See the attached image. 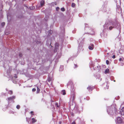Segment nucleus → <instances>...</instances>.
<instances>
[{
    "mask_svg": "<svg viewBox=\"0 0 124 124\" xmlns=\"http://www.w3.org/2000/svg\"><path fill=\"white\" fill-rule=\"evenodd\" d=\"M59 123H60V124L61 123V122H60Z\"/></svg>",
    "mask_w": 124,
    "mask_h": 124,
    "instance_id": "obj_47",
    "label": "nucleus"
},
{
    "mask_svg": "<svg viewBox=\"0 0 124 124\" xmlns=\"http://www.w3.org/2000/svg\"><path fill=\"white\" fill-rule=\"evenodd\" d=\"M13 82L14 83H17V82L16 81H13Z\"/></svg>",
    "mask_w": 124,
    "mask_h": 124,
    "instance_id": "obj_35",
    "label": "nucleus"
},
{
    "mask_svg": "<svg viewBox=\"0 0 124 124\" xmlns=\"http://www.w3.org/2000/svg\"><path fill=\"white\" fill-rule=\"evenodd\" d=\"M71 124H75V123L74 122H73Z\"/></svg>",
    "mask_w": 124,
    "mask_h": 124,
    "instance_id": "obj_32",
    "label": "nucleus"
},
{
    "mask_svg": "<svg viewBox=\"0 0 124 124\" xmlns=\"http://www.w3.org/2000/svg\"><path fill=\"white\" fill-rule=\"evenodd\" d=\"M100 77H101V76H100V75H98L97 76V78L98 79H99L100 78Z\"/></svg>",
    "mask_w": 124,
    "mask_h": 124,
    "instance_id": "obj_25",
    "label": "nucleus"
},
{
    "mask_svg": "<svg viewBox=\"0 0 124 124\" xmlns=\"http://www.w3.org/2000/svg\"><path fill=\"white\" fill-rule=\"evenodd\" d=\"M59 7H57L56 8V10L57 11H58L59 9Z\"/></svg>",
    "mask_w": 124,
    "mask_h": 124,
    "instance_id": "obj_29",
    "label": "nucleus"
},
{
    "mask_svg": "<svg viewBox=\"0 0 124 124\" xmlns=\"http://www.w3.org/2000/svg\"><path fill=\"white\" fill-rule=\"evenodd\" d=\"M61 93L64 95H65L66 93L65 91L64 90H62L61 92Z\"/></svg>",
    "mask_w": 124,
    "mask_h": 124,
    "instance_id": "obj_14",
    "label": "nucleus"
},
{
    "mask_svg": "<svg viewBox=\"0 0 124 124\" xmlns=\"http://www.w3.org/2000/svg\"><path fill=\"white\" fill-rule=\"evenodd\" d=\"M14 77L16 78H17V77L16 75H15V76H14Z\"/></svg>",
    "mask_w": 124,
    "mask_h": 124,
    "instance_id": "obj_34",
    "label": "nucleus"
},
{
    "mask_svg": "<svg viewBox=\"0 0 124 124\" xmlns=\"http://www.w3.org/2000/svg\"><path fill=\"white\" fill-rule=\"evenodd\" d=\"M37 93H39V92L40 91V90L39 89V88L38 86L37 87Z\"/></svg>",
    "mask_w": 124,
    "mask_h": 124,
    "instance_id": "obj_17",
    "label": "nucleus"
},
{
    "mask_svg": "<svg viewBox=\"0 0 124 124\" xmlns=\"http://www.w3.org/2000/svg\"><path fill=\"white\" fill-rule=\"evenodd\" d=\"M51 43L50 41L49 42V41L48 40H47V41L46 42V44L48 46L49 45H50V47H52V46L51 45Z\"/></svg>",
    "mask_w": 124,
    "mask_h": 124,
    "instance_id": "obj_9",
    "label": "nucleus"
},
{
    "mask_svg": "<svg viewBox=\"0 0 124 124\" xmlns=\"http://www.w3.org/2000/svg\"><path fill=\"white\" fill-rule=\"evenodd\" d=\"M30 8L31 10L34 9L35 8V7L34 6L31 7H30Z\"/></svg>",
    "mask_w": 124,
    "mask_h": 124,
    "instance_id": "obj_24",
    "label": "nucleus"
},
{
    "mask_svg": "<svg viewBox=\"0 0 124 124\" xmlns=\"http://www.w3.org/2000/svg\"><path fill=\"white\" fill-rule=\"evenodd\" d=\"M103 26L105 29L111 30L114 28H119L120 25L116 23L112 22L109 23L108 24L105 23Z\"/></svg>",
    "mask_w": 124,
    "mask_h": 124,
    "instance_id": "obj_1",
    "label": "nucleus"
},
{
    "mask_svg": "<svg viewBox=\"0 0 124 124\" xmlns=\"http://www.w3.org/2000/svg\"><path fill=\"white\" fill-rule=\"evenodd\" d=\"M107 54H108V53H107Z\"/></svg>",
    "mask_w": 124,
    "mask_h": 124,
    "instance_id": "obj_46",
    "label": "nucleus"
},
{
    "mask_svg": "<svg viewBox=\"0 0 124 124\" xmlns=\"http://www.w3.org/2000/svg\"><path fill=\"white\" fill-rule=\"evenodd\" d=\"M94 46L93 44H90L89 46V49L90 50H92L94 48Z\"/></svg>",
    "mask_w": 124,
    "mask_h": 124,
    "instance_id": "obj_6",
    "label": "nucleus"
},
{
    "mask_svg": "<svg viewBox=\"0 0 124 124\" xmlns=\"http://www.w3.org/2000/svg\"><path fill=\"white\" fill-rule=\"evenodd\" d=\"M114 82H115V80H114Z\"/></svg>",
    "mask_w": 124,
    "mask_h": 124,
    "instance_id": "obj_42",
    "label": "nucleus"
},
{
    "mask_svg": "<svg viewBox=\"0 0 124 124\" xmlns=\"http://www.w3.org/2000/svg\"><path fill=\"white\" fill-rule=\"evenodd\" d=\"M27 118H26V120H27V122H29V121H28V120H27Z\"/></svg>",
    "mask_w": 124,
    "mask_h": 124,
    "instance_id": "obj_39",
    "label": "nucleus"
},
{
    "mask_svg": "<svg viewBox=\"0 0 124 124\" xmlns=\"http://www.w3.org/2000/svg\"><path fill=\"white\" fill-rule=\"evenodd\" d=\"M75 6V4L74 3H72L71 4V6L72 7H74Z\"/></svg>",
    "mask_w": 124,
    "mask_h": 124,
    "instance_id": "obj_20",
    "label": "nucleus"
},
{
    "mask_svg": "<svg viewBox=\"0 0 124 124\" xmlns=\"http://www.w3.org/2000/svg\"><path fill=\"white\" fill-rule=\"evenodd\" d=\"M8 93L10 94H12L13 93V92L12 91H9L8 92Z\"/></svg>",
    "mask_w": 124,
    "mask_h": 124,
    "instance_id": "obj_18",
    "label": "nucleus"
},
{
    "mask_svg": "<svg viewBox=\"0 0 124 124\" xmlns=\"http://www.w3.org/2000/svg\"><path fill=\"white\" fill-rule=\"evenodd\" d=\"M112 57L114 59L115 58V56L114 55Z\"/></svg>",
    "mask_w": 124,
    "mask_h": 124,
    "instance_id": "obj_31",
    "label": "nucleus"
},
{
    "mask_svg": "<svg viewBox=\"0 0 124 124\" xmlns=\"http://www.w3.org/2000/svg\"><path fill=\"white\" fill-rule=\"evenodd\" d=\"M74 65H75V68H76V67H77V65H76L75 64Z\"/></svg>",
    "mask_w": 124,
    "mask_h": 124,
    "instance_id": "obj_37",
    "label": "nucleus"
},
{
    "mask_svg": "<svg viewBox=\"0 0 124 124\" xmlns=\"http://www.w3.org/2000/svg\"><path fill=\"white\" fill-rule=\"evenodd\" d=\"M32 123H34L36 122V120L34 119V118H33L32 119Z\"/></svg>",
    "mask_w": 124,
    "mask_h": 124,
    "instance_id": "obj_16",
    "label": "nucleus"
},
{
    "mask_svg": "<svg viewBox=\"0 0 124 124\" xmlns=\"http://www.w3.org/2000/svg\"><path fill=\"white\" fill-rule=\"evenodd\" d=\"M30 113L31 114H32L33 113V112L32 111H31Z\"/></svg>",
    "mask_w": 124,
    "mask_h": 124,
    "instance_id": "obj_38",
    "label": "nucleus"
},
{
    "mask_svg": "<svg viewBox=\"0 0 124 124\" xmlns=\"http://www.w3.org/2000/svg\"><path fill=\"white\" fill-rule=\"evenodd\" d=\"M87 89L89 90H92L93 89V87H91V86H89L87 88Z\"/></svg>",
    "mask_w": 124,
    "mask_h": 124,
    "instance_id": "obj_11",
    "label": "nucleus"
},
{
    "mask_svg": "<svg viewBox=\"0 0 124 124\" xmlns=\"http://www.w3.org/2000/svg\"><path fill=\"white\" fill-rule=\"evenodd\" d=\"M123 63H121V65L122 66L123 65Z\"/></svg>",
    "mask_w": 124,
    "mask_h": 124,
    "instance_id": "obj_36",
    "label": "nucleus"
},
{
    "mask_svg": "<svg viewBox=\"0 0 124 124\" xmlns=\"http://www.w3.org/2000/svg\"><path fill=\"white\" fill-rule=\"evenodd\" d=\"M81 42L79 43L78 47L79 49H80V50H81V49L82 47V46H81Z\"/></svg>",
    "mask_w": 124,
    "mask_h": 124,
    "instance_id": "obj_13",
    "label": "nucleus"
},
{
    "mask_svg": "<svg viewBox=\"0 0 124 124\" xmlns=\"http://www.w3.org/2000/svg\"><path fill=\"white\" fill-rule=\"evenodd\" d=\"M55 106L56 107H57L58 108L59 107V106L58 105V103L57 102L55 103Z\"/></svg>",
    "mask_w": 124,
    "mask_h": 124,
    "instance_id": "obj_19",
    "label": "nucleus"
},
{
    "mask_svg": "<svg viewBox=\"0 0 124 124\" xmlns=\"http://www.w3.org/2000/svg\"><path fill=\"white\" fill-rule=\"evenodd\" d=\"M51 32H52V31H51V30H50V31H49V32L50 33H51Z\"/></svg>",
    "mask_w": 124,
    "mask_h": 124,
    "instance_id": "obj_33",
    "label": "nucleus"
},
{
    "mask_svg": "<svg viewBox=\"0 0 124 124\" xmlns=\"http://www.w3.org/2000/svg\"><path fill=\"white\" fill-rule=\"evenodd\" d=\"M116 11L118 13L121 12V8L119 6L116 9Z\"/></svg>",
    "mask_w": 124,
    "mask_h": 124,
    "instance_id": "obj_8",
    "label": "nucleus"
},
{
    "mask_svg": "<svg viewBox=\"0 0 124 124\" xmlns=\"http://www.w3.org/2000/svg\"><path fill=\"white\" fill-rule=\"evenodd\" d=\"M16 96H13L12 97H8V102L11 100H12L15 98Z\"/></svg>",
    "mask_w": 124,
    "mask_h": 124,
    "instance_id": "obj_5",
    "label": "nucleus"
},
{
    "mask_svg": "<svg viewBox=\"0 0 124 124\" xmlns=\"http://www.w3.org/2000/svg\"><path fill=\"white\" fill-rule=\"evenodd\" d=\"M101 79H100V81H101Z\"/></svg>",
    "mask_w": 124,
    "mask_h": 124,
    "instance_id": "obj_44",
    "label": "nucleus"
},
{
    "mask_svg": "<svg viewBox=\"0 0 124 124\" xmlns=\"http://www.w3.org/2000/svg\"><path fill=\"white\" fill-rule=\"evenodd\" d=\"M120 112L122 115H124V107L121 109Z\"/></svg>",
    "mask_w": 124,
    "mask_h": 124,
    "instance_id": "obj_7",
    "label": "nucleus"
},
{
    "mask_svg": "<svg viewBox=\"0 0 124 124\" xmlns=\"http://www.w3.org/2000/svg\"><path fill=\"white\" fill-rule=\"evenodd\" d=\"M93 34V33H91V34Z\"/></svg>",
    "mask_w": 124,
    "mask_h": 124,
    "instance_id": "obj_45",
    "label": "nucleus"
},
{
    "mask_svg": "<svg viewBox=\"0 0 124 124\" xmlns=\"http://www.w3.org/2000/svg\"><path fill=\"white\" fill-rule=\"evenodd\" d=\"M48 81V82H50L51 81V79L50 78H49Z\"/></svg>",
    "mask_w": 124,
    "mask_h": 124,
    "instance_id": "obj_28",
    "label": "nucleus"
},
{
    "mask_svg": "<svg viewBox=\"0 0 124 124\" xmlns=\"http://www.w3.org/2000/svg\"><path fill=\"white\" fill-rule=\"evenodd\" d=\"M20 108V106L19 105H17V106H16V108L17 109H19Z\"/></svg>",
    "mask_w": 124,
    "mask_h": 124,
    "instance_id": "obj_23",
    "label": "nucleus"
},
{
    "mask_svg": "<svg viewBox=\"0 0 124 124\" xmlns=\"http://www.w3.org/2000/svg\"><path fill=\"white\" fill-rule=\"evenodd\" d=\"M5 23L4 22H3L1 23V25L2 26H3L5 25Z\"/></svg>",
    "mask_w": 124,
    "mask_h": 124,
    "instance_id": "obj_26",
    "label": "nucleus"
},
{
    "mask_svg": "<svg viewBox=\"0 0 124 124\" xmlns=\"http://www.w3.org/2000/svg\"><path fill=\"white\" fill-rule=\"evenodd\" d=\"M61 10L62 11H65V9L64 8H61Z\"/></svg>",
    "mask_w": 124,
    "mask_h": 124,
    "instance_id": "obj_22",
    "label": "nucleus"
},
{
    "mask_svg": "<svg viewBox=\"0 0 124 124\" xmlns=\"http://www.w3.org/2000/svg\"><path fill=\"white\" fill-rule=\"evenodd\" d=\"M124 59V58L123 57L120 58L119 59L120 61H123V60Z\"/></svg>",
    "mask_w": 124,
    "mask_h": 124,
    "instance_id": "obj_21",
    "label": "nucleus"
},
{
    "mask_svg": "<svg viewBox=\"0 0 124 124\" xmlns=\"http://www.w3.org/2000/svg\"><path fill=\"white\" fill-rule=\"evenodd\" d=\"M83 40H82L81 41V42H83Z\"/></svg>",
    "mask_w": 124,
    "mask_h": 124,
    "instance_id": "obj_40",
    "label": "nucleus"
},
{
    "mask_svg": "<svg viewBox=\"0 0 124 124\" xmlns=\"http://www.w3.org/2000/svg\"><path fill=\"white\" fill-rule=\"evenodd\" d=\"M93 67H94V66H93Z\"/></svg>",
    "mask_w": 124,
    "mask_h": 124,
    "instance_id": "obj_48",
    "label": "nucleus"
},
{
    "mask_svg": "<svg viewBox=\"0 0 124 124\" xmlns=\"http://www.w3.org/2000/svg\"><path fill=\"white\" fill-rule=\"evenodd\" d=\"M44 2L43 0L42 1L40 2V5L41 7L44 5Z\"/></svg>",
    "mask_w": 124,
    "mask_h": 124,
    "instance_id": "obj_12",
    "label": "nucleus"
},
{
    "mask_svg": "<svg viewBox=\"0 0 124 124\" xmlns=\"http://www.w3.org/2000/svg\"><path fill=\"white\" fill-rule=\"evenodd\" d=\"M106 63L107 64H108L109 63V61L108 60H107L106 61Z\"/></svg>",
    "mask_w": 124,
    "mask_h": 124,
    "instance_id": "obj_27",
    "label": "nucleus"
},
{
    "mask_svg": "<svg viewBox=\"0 0 124 124\" xmlns=\"http://www.w3.org/2000/svg\"><path fill=\"white\" fill-rule=\"evenodd\" d=\"M109 70L108 69H107L105 70L104 71V73L105 74H106L109 73Z\"/></svg>",
    "mask_w": 124,
    "mask_h": 124,
    "instance_id": "obj_10",
    "label": "nucleus"
},
{
    "mask_svg": "<svg viewBox=\"0 0 124 124\" xmlns=\"http://www.w3.org/2000/svg\"><path fill=\"white\" fill-rule=\"evenodd\" d=\"M59 46V44L57 43H56L55 44V48L54 50V52H55L57 51L58 47Z\"/></svg>",
    "mask_w": 124,
    "mask_h": 124,
    "instance_id": "obj_4",
    "label": "nucleus"
},
{
    "mask_svg": "<svg viewBox=\"0 0 124 124\" xmlns=\"http://www.w3.org/2000/svg\"><path fill=\"white\" fill-rule=\"evenodd\" d=\"M63 70V66H61L60 67L59 70L60 71H62Z\"/></svg>",
    "mask_w": 124,
    "mask_h": 124,
    "instance_id": "obj_15",
    "label": "nucleus"
},
{
    "mask_svg": "<svg viewBox=\"0 0 124 124\" xmlns=\"http://www.w3.org/2000/svg\"><path fill=\"white\" fill-rule=\"evenodd\" d=\"M8 16H7V18H8Z\"/></svg>",
    "mask_w": 124,
    "mask_h": 124,
    "instance_id": "obj_43",
    "label": "nucleus"
},
{
    "mask_svg": "<svg viewBox=\"0 0 124 124\" xmlns=\"http://www.w3.org/2000/svg\"><path fill=\"white\" fill-rule=\"evenodd\" d=\"M117 122L118 123H122L123 122V120L120 117H118L117 118Z\"/></svg>",
    "mask_w": 124,
    "mask_h": 124,
    "instance_id": "obj_3",
    "label": "nucleus"
},
{
    "mask_svg": "<svg viewBox=\"0 0 124 124\" xmlns=\"http://www.w3.org/2000/svg\"><path fill=\"white\" fill-rule=\"evenodd\" d=\"M108 87H107V89H108Z\"/></svg>",
    "mask_w": 124,
    "mask_h": 124,
    "instance_id": "obj_41",
    "label": "nucleus"
},
{
    "mask_svg": "<svg viewBox=\"0 0 124 124\" xmlns=\"http://www.w3.org/2000/svg\"><path fill=\"white\" fill-rule=\"evenodd\" d=\"M117 109L114 105H112L108 107L107 108V112L108 114L110 115L116 114Z\"/></svg>",
    "mask_w": 124,
    "mask_h": 124,
    "instance_id": "obj_2",
    "label": "nucleus"
},
{
    "mask_svg": "<svg viewBox=\"0 0 124 124\" xmlns=\"http://www.w3.org/2000/svg\"><path fill=\"white\" fill-rule=\"evenodd\" d=\"M36 91V89L35 88H33L32 89V91L33 92L35 91Z\"/></svg>",
    "mask_w": 124,
    "mask_h": 124,
    "instance_id": "obj_30",
    "label": "nucleus"
}]
</instances>
